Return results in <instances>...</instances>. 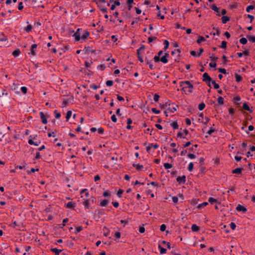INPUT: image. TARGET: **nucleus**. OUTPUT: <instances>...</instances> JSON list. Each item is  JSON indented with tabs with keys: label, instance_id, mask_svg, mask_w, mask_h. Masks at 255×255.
I'll return each instance as SVG.
<instances>
[{
	"label": "nucleus",
	"instance_id": "f257e3e1",
	"mask_svg": "<svg viewBox=\"0 0 255 255\" xmlns=\"http://www.w3.org/2000/svg\"><path fill=\"white\" fill-rule=\"evenodd\" d=\"M0 42L1 43V46H5L8 43V39L7 36L3 33H1L0 35Z\"/></svg>",
	"mask_w": 255,
	"mask_h": 255
},
{
	"label": "nucleus",
	"instance_id": "f03ea898",
	"mask_svg": "<svg viewBox=\"0 0 255 255\" xmlns=\"http://www.w3.org/2000/svg\"><path fill=\"white\" fill-rule=\"evenodd\" d=\"M39 115H40V117L41 120L42 124H44V125L46 124L47 123L46 116L44 115V114L42 112H40L39 113Z\"/></svg>",
	"mask_w": 255,
	"mask_h": 255
},
{
	"label": "nucleus",
	"instance_id": "7ed1b4c3",
	"mask_svg": "<svg viewBox=\"0 0 255 255\" xmlns=\"http://www.w3.org/2000/svg\"><path fill=\"white\" fill-rule=\"evenodd\" d=\"M80 30H81V29L78 28L77 31L73 35V36L75 37L76 41H79L81 38L80 34L79 32Z\"/></svg>",
	"mask_w": 255,
	"mask_h": 255
},
{
	"label": "nucleus",
	"instance_id": "20e7f679",
	"mask_svg": "<svg viewBox=\"0 0 255 255\" xmlns=\"http://www.w3.org/2000/svg\"><path fill=\"white\" fill-rule=\"evenodd\" d=\"M236 210L239 212H242V213H245L247 211L246 207L243 206L240 204H238L236 207Z\"/></svg>",
	"mask_w": 255,
	"mask_h": 255
},
{
	"label": "nucleus",
	"instance_id": "39448f33",
	"mask_svg": "<svg viewBox=\"0 0 255 255\" xmlns=\"http://www.w3.org/2000/svg\"><path fill=\"white\" fill-rule=\"evenodd\" d=\"M177 181L179 183V184H183L186 181V176L183 175L182 176H178L177 179Z\"/></svg>",
	"mask_w": 255,
	"mask_h": 255
},
{
	"label": "nucleus",
	"instance_id": "423d86ee",
	"mask_svg": "<svg viewBox=\"0 0 255 255\" xmlns=\"http://www.w3.org/2000/svg\"><path fill=\"white\" fill-rule=\"evenodd\" d=\"M169 56V54L166 53L165 55L162 56L160 58V61L163 63L164 64L167 63L168 62L167 57Z\"/></svg>",
	"mask_w": 255,
	"mask_h": 255
},
{
	"label": "nucleus",
	"instance_id": "0eeeda50",
	"mask_svg": "<svg viewBox=\"0 0 255 255\" xmlns=\"http://www.w3.org/2000/svg\"><path fill=\"white\" fill-rule=\"evenodd\" d=\"M190 82L188 81H181L180 82V86L182 87V90L184 91V89L186 88V86L185 85H189Z\"/></svg>",
	"mask_w": 255,
	"mask_h": 255
},
{
	"label": "nucleus",
	"instance_id": "6e6552de",
	"mask_svg": "<svg viewBox=\"0 0 255 255\" xmlns=\"http://www.w3.org/2000/svg\"><path fill=\"white\" fill-rule=\"evenodd\" d=\"M145 61H146V64H148L149 65V67L150 69L152 70V69H154V68H155L154 66L151 63V60H150V59H148L147 58V56L145 57Z\"/></svg>",
	"mask_w": 255,
	"mask_h": 255
},
{
	"label": "nucleus",
	"instance_id": "1a4fd4ad",
	"mask_svg": "<svg viewBox=\"0 0 255 255\" xmlns=\"http://www.w3.org/2000/svg\"><path fill=\"white\" fill-rule=\"evenodd\" d=\"M211 78L209 76L207 73H204L203 75V81L206 82L207 81L211 80Z\"/></svg>",
	"mask_w": 255,
	"mask_h": 255
},
{
	"label": "nucleus",
	"instance_id": "9d476101",
	"mask_svg": "<svg viewBox=\"0 0 255 255\" xmlns=\"http://www.w3.org/2000/svg\"><path fill=\"white\" fill-rule=\"evenodd\" d=\"M37 46V45L36 44H33L31 46L30 53L33 56L36 55V52L34 49L36 48Z\"/></svg>",
	"mask_w": 255,
	"mask_h": 255
},
{
	"label": "nucleus",
	"instance_id": "9b49d317",
	"mask_svg": "<svg viewBox=\"0 0 255 255\" xmlns=\"http://www.w3.org/2000/svg\"><path fill=\"white\" fill-rule=\"evenodd\" d=\"M109 203V200L107 199H104L102 202H101L100 203V206L101 207H106Z\"/></svg>",
	"mask_w": 255,
	"mask_h": 255
},
{
	"label": "nucleus",
	"instance_id": "f8f14e48",
	"mask_svg": "<svg viewBox=\"0 0 255 255\" xmlns=\"http://www.w3.org/2000/svg\"><path fill=\"white\" fill-rule=\"evenodd\" d=\"M75 206V203L72 202H69L66 204V207L67 208L72 209L74 208Z\"/></svg>",
	"mask_w": 255,
	"mask_h": 255
},
{
	"label": "nucleus",
	"instance_id": "ddd939ff",
	"mask_svg": "<svg viewBox=\"0 0 255 255\" xmlns=\"http://www.w3.org/2000/svg\"><path fill=\"white\" fill-rule=\"evenodd\" d=\"M133 166L136 168V170L138 171H140L143 168V166L142 165H140L139 164H133Z\"/></svg>",
	"mask_w": 255,
	"mask_h": 255
},
{
	"label": "nucleus",
	"instance_id": "4468645a",
	"mask_svg": "<svg viewBox=\"0 0 255 255\" xmlns=\"http://www.w3.org/2000/svg\"><path fill=\"white\" fill-rule=\"evenodd\" d=\"M243 170V168H237L234 169L232 171L233 173L235 174H241L242 170Z\"/></svg>",
	"mask_w": 255,
	"mask_h": 255
},
{
	"label": "nucleus",
	"instance_id": "2eb2a0df",
	"mask_svg": "<svg viewBox=\"0 0 255 255\" xmlns=\"http://www.w3.org/2000/svg\"><path fill=\"white\" fill-rule=\"evenodd\" d=\"M51 251L54 253L56 255H59V254L62 252L61 250L58 249L57 248H52Z\"/></svg>",
	"mask_w": 255,
	"mask_h": 255
},
{
	"label": "nucleus",
	"instance_id": "dca6fc26",
	"mask_svg": "<svg viewBox=\"0 0 255 255\" xmlns=\"http://www.w3.org/2000/svg\"><path fill=\"white\" fill-rule=\"evenodd\" d=\"M199 229V227L196 224H193L191 226V230L193 232H198Z\"/></svg>",
	"mask_w": 255,
	"mask_h": 255
},
{
	"label": "nucleus",
	"instance_id": "f3484780",
	"mask_svg": "<svg viewBox=\"0 0 255 255\" xmlns=\"http://www.w3.org/2000/svg\"><path fill=\"white\" fill-rule=\"evenodd\" d=\"M243 108L246 111H249L250 113H252L253 111L250 110V108L249 106L248 105V104L246 103H244L243 106Z\"/></svg>",
	"mask_w": 255,
	"mask_h": 255
},
{
	"label": "nucleus",
	"instance_id": "a211bd4d",
	"mask_svg": "<svg viewBox=\"0 0 255 255\" xmlns=\"http://www.w3.org/2000/svg\"><path fill=\"white\" fill-rule=\"evenodd\" d=\"M20 53V51L19 49H16L12 52V55L14 57H16L19 56Z\"/></svg>",
	"mask_w": 255,
	"mask_h": 255
},
{
	"label": "nucleus",
	"instance_id": "6ab92c4d",
	"mask_svg": "<svg viewBox=\"0 0 255 255\" xmlns=\"http://www.w3.org/2000/svg\"><path fill=\"white\" fill-rule=\"evenodd\" d=\"M158 249L160 251V254H164L166 253V249L161 247L160 245H158Z\"/></svg>",
	"mask_w": 255,
	"mask_h": 255
},
{
	"label": "nucleus",
	"instance_id": "aec40b11",
	"mask_svg": "<svg viewBox=\"0 0 255 255\" xmlns=\"http://www.w3.org/2000/svg\"><path fill=\"white\" fill-rule=\"evenodd\" d=\"M222 22L225 24L226 23L227 21L230 20V18L227 16L223 15L222 17Z\"/></svg>",
	"mask_w": 255,
	"mask_h": 255
},
{
	"label": "nucleus",
	"instance_id": "412c9836",
	"mask_svg": "<svg viewBox=\"0 0 255 255\" xmlns=\"http://www.w3.org/2000/svg\"><path fill=\"white\" fill-rule=\"evenodd\" d=\"M227 13V11L225 9H222L221 11L220 12V10L218 9V12H217V15L221 16V15H224Z\"/></svg>",
	"mask_w": 255,
	"mask_h": 255
},
{
	"label": "nucleus",
	"instance_id": "4be33fe9",
	"mask_svg": "<svg viewBox=\"0 0 255 255\" xmlns=\"http://www.w3.org/2000/svg\"><path fill=\"white\" fill-rule=\"evenodd\" d=\"M170 126L173 128L174 129H177L178 128V125L177 122H174L170 124Z\"/></svg>",
	"mask_w": 255,
	"mask_h": 255
},
{
	"label": "nucleus",
	"instance_id": "5701e85b",
	"mask_svg": "<svg viewBox=\"0 0 255 255\" xmlns=\"http://www.w3.org/2000/svg\"><path fill=\"white\" fill-rule=\"evenodd\" d=\"M89 32L88 31H85L84 33L81 36V38L83 39H86L88 38L89 35Z\"/></svg>",
	"mask_w": 255,
	"mask_h": 255
},
{
	"label": "nucleus",
	"instance_id": "b1692460",
	"mask_svg": "<svg viewBox=\"0 0 255 255\" xmlns=\"http://www.w3.org/2000/svg\"><path fill=\"white\" fill-rule=\"evenodd\" d=\"M181 52V51L179 49H177L176 50H175L174 51H172L171 52V54L172 55H174L176 54H178V56H180V53Z\"/></svg>",
	"mask_w": 255,
	"mask_h": 255
},
{
	"label": "nucleus",
	"instance_id": "393cba45",
	"mask_svg": "<svg viewBox=\"0 0 255 255\" xmlns=\"http://www.w3.org/2000/svg\"><path fill=\"white\" fill-rule=\"evenodd\" d=\"M89 204H90V202L89 201V200H87L86 201H85L84 202H83V205H84L85 207L87 209H89L90 208V207L89 206Z\"/></svg>",
	"mask_w": 255,
	"mask_h": 255
},
{
	"label": "nucleus",
	"instance_id": "a878e982",
	"mask_svg": "<svg viewBox=\"0 0 255 255\" xmlns=\"http://www.w3.org/2000/svg\"><path fill=\"white\" fill-rule=\"evenodd\" d=\"M71 116H72V112L71 111H68L67 112L66 116V121H68L69 120V119L71 118Z\"/></svg>",
	"mask_w": 255,
	"mask_h": 255
},
{
	"label": "nucleus",
	"instance_id": "bb28decb",
	"mask_svg": "<svg viewBox=\"0 0 255 255\" xmlns=\"http://www.w3.org/2000/svg\"><path fill=\"white\" fill-rule=\"evenodd\" d=\"M208 204V202H205L202 203V204H200L198 205L197 207L199 209H201L204 207L206 206Z\"/></svg>",
	"mask_w": 255,
	"mask_h": 255
},
{
	"label": "nucleus",
	"instance_id": "cd10ccee",
	"mask_svg": "<svg viewBox=\"0 0 255 255\" xmlns=\"http://www.w3.org/2000/svg\"><path fill=\"white\" fill-rule=\"evenodd\" d=\"M235 77L237 82H239L242 81V77L240 75L238 74L237 73H236Z\"/></svg>",
	"mask_w": 255,
	"mask_h": 255
},
{
	"label": "nucleus",
	"instance_id": "c85d7f7f",
	"mask_svg": "<svg viewBox=\"0 0 255 255\" xmlns=\"http://www.w3.org/2000/svg\"><path fill=\"white\" fill-rule=\"evenodd\" d=\"M218 103L220 105H222L224 104V98L222 97H219L218 99Z\"/></svg>",
	"mask_w": 255,
	"mask_h": 255
},
{
	"label": "nucleus",
	"instance_id": "c756f323",
	"mask_svg": "<svg viewBox=\"0 0 255 255\" xmlns=\"http://www.w3.org/2000/svg\"><path fill=\"white\" fill-rule=\"evenodd\" d=\"M83 230V227L82 226H79L77 227L75 230V234H77L79 232H81Z\"/></svg>",
	"mask_w": 255,
	"mask_h": 255
},
{
	"label": "nucleus",
	"instance_id": "7c9ffc66",
	"mask_svg": "<svg viewBox=\"0 0 255 255\" xmlns=\"http://www.w3.org/2000/svg\"><path fill=\"white\" fill-rule=\"evenodd\" d=\"M205 40V39L204 37L202 36H200L199 37L198 39H197V42L198 43V44H200L201 43L202 41H204Z\"/></svg>",
	"mask_w": 255,
	"mask_h": 255
},
{
	"label": "nucleus",
	"instance_id": "2f4dec72",
	"mask_svg": "<svg viewBox=\"0 0 255 255\" xmlns=\"http://www.w3.org/2000/svg\"><path fill=\"white\" fill-rule=\"evenodd\" d=\"M247 39L245 37H243L240 39V42L242 44H246L247 43Z\"/></svg>",
	"mask_w": 255,
	"mask_h": 255
},
{
	"label": "nucleus",
	"instance_id": "473e14b6",
	"mask_svg": "<svg viewBox=\"0 0 255 255\" xmlns=\"http://www.w3.org/2000/svg\"><path fill=\"white\" fill-rule=\"evenodd\" d=\"M254 7H255L254 5H248L246 7V11L248 12H250L251 10H252V9H254Z\"/></svg>",
	"mask_w": 255,
	"mask_h": 255
},
{
	"label": "nucleus",
	"instance_id": "72a5a7b5",
	"mask_svg": "<svg viewBox=\"0 0 255 255\" xmlns=\"http://www.w3.org/2000/svg\"><path fill=\"white\" fill-rule=\"evenodd\" d=\"M69 221L68 218H66L63 220V224L60 225L59 226L60 228H63L64 226H65V223H67Z\"/></svg>",
	"mask_w": 255,
	"mask_h": 255
},
{
	"label": "nucleus",
	"instance_id": "f704fd0d",
	"mask_svg": "<svg viewBox=\"0 0 255 255\" xmlns=\"http://www.w3.org/2000/svg\"><path fill=\"white\" fill-rule=\"evenodd\" d=\"M169 43L167 40H165V39L164 40V49L165 50L168 48V47L169 46Z\"/></svg>",
	"mask_w": 255,
	"mask_h": 255
},
{
	"label": "nucleus",
	"instance_id": "c9c22d12",
	"mask_svg": "<svg viewBox=\"0 0 255 255\" xmlns=\"http://www.w3.org/2000/svg\"><path fill=\"white\" fill-rule=\"evenodd\" d=\"M209 202H210L211 204H214V203H216L217 200L212 197H210L208 199Z\"/></svg>",
	"mask_w": 255,
	"mask_h": 255
},
{
	"label": "nucleus",
	"instance_id": "e433bc0d",
	"mask_svg": "<svg viewBox=\"0 0 255 255\" xmlns=\"http://www.w3.org/2000/svg\"><path fill=\"white\" fill-rule=\"evenodd\" d=\"M205 107V104L202 103L199 105L198 109L200 111H202Z\"/></svg>",
	"mask_w": 255,
	"mask_h": 255
},
{
	"label": "nucleus",
	"instance_id": "4c0bfd02",
	"mask_svg": "<svg viewBox=\"0 0 255 255\" xmlns=\"http://www.w3.org/2000/svg\"><path fill=\"white\" fill-rule=\"evenodd\" d=\"M193 166H194V164H193V162H190L188 165V170L189 171H192L193 169Z\"/></svg>",
	"mask_w": 255,
	"mask_h": 255
},
{
	"label": "nucleus",
	"instance_id": "58836bf2",
	"mask_svg": "<svg viewBox=\"0 0 255 255\" xmlns=\"http://www.w3.org/2000/svg\"><path fill=\"white\" fill-rule=\"evenodd\" d=\"M247 37L248 38L249 41L252 42H255V36H248Z\"/></svg>",
	"mask_w": 255,
	"mask_h": 255
},
{
	"label": "nucleus",
	"instance_id": "ea45409f",
	"mask_svg": "<svg viewBox=\"0 0 255 255\" xmlns=\"http://www.w3.org/2000/svg\"><path fill=\"white\" fill-rule=\"evenodd\" d=\"M164 167L165 169H170L172 167V165L169 163H165L164 164Z\"/></svg>",
	"mask_w": 255,
	"mask_h": 255
},
{
	"label": "nucleus",
	"instance_id": "a19ab883",
	"mask_svg": "<svg viewBox=\"0 0 255 255\" xmlns=\"http://www.w3.org/2000/svg\"><path fill=\"white\" fill-rule=\"evenodd\" d=\"M227 42L225 41H223L221 43V45L220 47L223 49H226L227 47Z\"/></svg>",
	"mask_w": 255,
	"mask_h": 255
},
{
	"label": "nucleus",
	"instance_id": "79ce46f5",
	"mask_svg": "<svg viewBox=\"0 0 255 255\" xmlns=\"http://www.w3.org/2000/svg\"><path fill=\"white\" fill-rule=\"evenodd\" d=\"M211 8L216 12H218V7L215 4L212 5Z\"/></svg>",
	"mask_w": 255,
	"mask_h": 255
},
{
	"label": "nucleus",
	"instance_id": "37998d69",
	"mask_svg": "<svg viewBox=\"0 0 255 255\" xmlns=\"http://www.w3.org/2000/svg\"><path fill=\"white\" fill-rule=\"evenodd\" d=\"M32 30V26L31 25H28L25 28V30L27 32H29Z\"/></svg>",
	"mask_w": 255,
	"mask_h": 255
},
{
	"label": "nucleus",
	"instance_id": "c03bdc74",
	"mask_svg": "<svg viewBox=\"0 0 255 255\" xmlns=\"http://www.w3.org/2000/svg\"><path fill=\"white\" fill-rule=\"evenodd\" d=\"M20 90L24 94L27 93V89L26 87L23 86L20 88Z\"/></svg>",
	"mask_w": 255,
	"mask_h": 255
},
{
	"label": "nucleus",
	"instance_id": "a18cd8bd",
	"mask_svg": "<svg viewBox=\"0 0 255 255\" xmlns=\"http://www.w3.org/2000/svg\"><path fill=\"white\" fill-rule=\"evenodd\" d=\"M212 84L214 85V88L215 89H218L219 88V85L216 83L215 81H212Z\"/></svg>",
	"mask_w": 255,
	"mask_h": 255
},
{
	"label": "nucleus",
	"instance_id": "49530a36",
	"mask_svg": "<svg viewBox=\"0 0 255 255\" xmlns=\"http://www.w3.org/2000/svg\"><path fill=\"white\" fill-rule=\"evenodd\" d=\"M215 128H211L207 132V135L211 134L213 132L215 131ZM206 136L207 137V136H208V135H206Z\"/></svg>",
	"mask_w": 255,
	"mask_h": 255
},
{
	"label": "nucleus",
	"instance_id": "de8ad7c7",
	"mask_svg": "<svg viewBox=\"0 0 255 255\" xmlns=\"http://www.w3.org/2000/svg\"><path fill=\"white\" fill-rule=\"evenodd\" d=\"M159 96L157 94H155L153 97V100L155 102H157L159 100Z\"/></svg>",
	"mask_w": 255,
	"mask_h": 255
},
{
	"label": "nucleus",
	"instance_id": "09e8293b",
	"mask_svg": "<svg viewBox=\"0 0 255 255\" xmlns=\"http://www.w3.org/2000/svg\"><path fill=\"white\" fill-rule=\"evenodd\" d=\"M166 229V226L165 224H162L160 226V230L161 232H164Z\"/></svg>",
	"mask_w": 255,
	"mask_h": 255
},
{
	"label": "nucleus",
	"instance_id": "8fccbe9b",
	"mask_svg": "<svg viewBox=\"0 0 255 255\" xmlns=\"http://www.w3.org/2000/svg\"><path fill=\"white\" fill-rule=\"evenodd\" d=\"M27 167V165L26 163H24L23 165H19L17 166V168H18L19 169H25Z\"/></svg>",
	"mask_w": 255,
	"mask_h": 255
},
{
	"label": "nucleus",
	"instance_id": "3c124183",
	"mask_svg": "<svg viewBox=\"0 0 255 255\" xmlns=\"http://www.w3.org/2000/svg\"><path fill=\"white\" fill-rule=\"evenodd\" d=\"M113 81L112 80H108L106 82V85L108 87L112 86L113 85Z\"/></svg>",
	"mask_w": 255,
	"mask_h": 255
},
{
	"label": "nucleus",
	"instance_id": "603ef678",
	"mask_svg": "<svg viewBox=\"0 0 255 255\" xmlns=\"http://www.w3.org/2000/svg\"><path fill=\"white\" fill-rule=\"evenodd\" d=\"M230 226L231 228L233 230H234L236 228V225L235 224V223H234L233 222H231L230 223Z\"/></svg>",
	"mask_w": 255,
	"mask_h": 255
},
{
	"label": "nucleus",
	"instance_id": "864d4df0",
	"mask_svg": "<svg viewBox=\"0 0 255 255\" xmlns=\"http://www.w3.org/2000/svg\"><path fill=\"white\" fill-rule=\"evenodd\" d=\"M38 170H39L38 168L34 169L33 168H32L30 170V171H27V173L28 174H30L31 173V172H35V171H38Z\"/></svg>",
	"mask_w": 255,
	"mask_h": 255
},
{
	"label": "nucleus",
	"instance_id": "5fc2aeb1",
	"mask_svg": "<svg viewBox=\"0 0 255 255\" xmlns=\"http://www.w3.org/2000/svg\"><path fill=\"white\" fill-rule=\"evenodd\" d=\"M219 72L223 74H226L227 73L226 70L224 68H219Z\"/></svg>",
	"mask_w": 255,
	"mask_h": 255
},
{
	"label": "nucleus",
	"instance_id": "6e6d98bb",
	"mask_svg": "<svg viewBox=\"0 0 255 255\" xmlns=\"http://www.w3.org/2000/svg\"><path fill=\"white\" fill-rule=\"evenodd\" d=\"M156 37H149L148 38V42L150 43L152 42L153 40L156 39Z\"/></svg>",
	"mask_w": 255,
	"mask_h": 255
},
{
	"label": "nucleus",
	"instance_id": "4d7b16f0",
	"mask_svg": "<svg viewBox=\"0 0 255 255\" xmlns=\"http://www.w3.org/2000/svg\"><path fill=\"white\" fill-rule=\"evenodd\" d=\"M167 111H169V112H171V113H174L175 111H176V108H174V107H173V108H169L167 109Z\"/></svg>",
	"mask_w": 255,
	"mask_h": 255
},
{
	"label": "nucleus",
	"instance_id": "13d9d810",
	"mask_svg": "<svg viewBox=\"0 0 255 255\" xmlns=\"http://www.w3.org/2000/svg\"><path fill=\"white\" fill-rule=\"evenodd\" d=\"M111 120L114 123H116L117 121V119L115 115H113L111 116Z\"/></svg>",
	"mask_w": 255,
	"mask_h": 255
},
{
	"label": "nucleus",
	"instance_id": "bf43d9fd",
	"mask_svg": "<svg viewBox=\"0 0 255 255\" xmlns=\"http://www.w3.org/2000/svg\"><path fill=\"white\" fill-rule=\"evenodd\" d=\"M149 144L151 147H153L155 149H157L159 147V145L157 143H155V144L150 143Z\"/></svg>",
	"mask_w": 255,
	"mask_h": 255
},
{
	"label": "nucleus",
	"instance_id": "052dcab7",
	"mask_svg": "<svg viewBox=\"0 0 255 255\" xmlns=\"http://www.w3.org/2000/svg\"><path fill=\"white\" fill-rule=\"evenodd\" d=\"M151 111L153 113H154L155 114H158L160 113V111L159 110H157L155 108H152L151 109Z\"/></svg>",
	"mask_w": 255,
	"mask_h": 255
},
{
	"label": "nucleus",
	"instance_id": "680f3d73",
	"mask_svg": "<svg viewBox=\"0 0 255 255\" xmlns=\"http://www.w3.org/2000/svg\"><path fill=\"white\" fill-rule=\"evenodd\" d=\"M188 156L189 158L192 159L196 157V155L193 153H189L188 154Z\"/></svg>",
	"mask_w": 255,
	"mask_h": 255
},
{
	"label": "nucleus",
	"instance_id": "e2e57ef3",
	"mask_svg": "<svg viewBox=\"0 0 255 255\" xmlns=\"http://www.w3.org/2000/svg\"><path fill=\"white\" fill-rule=\"evenodd\" d=\"M210 58L213 61H216L218 59V57H215L213 54L210 56Z\"/></svg>",
	"mask_w": 255,
	"mask_h": 255
},
{
	"label": "nucleus",
	"instance_id": "0e129e2a",
	"mask_svg": "<svg viewBox=\"0 0 255 255\" xmlns=\"http://www.w3.org/2000/svg\"><path fill=\"white\" fill-rule=\"evenodd\" d=\"M40 157V153L39 152H37L34 159V160H37V159H39Z\"/></svg>",
	"mask_w": 255,
	"mask_h": 255
},
{
	"label": "nucleus",
	"instance_id": "69168bd1",
	"mask_svg": "<svg viewBox=\"0 0 255 255\" xmlns=\"http://www.w3.org/2000/svg\"><path fill=\"white\" fill-rule=\"evenodd\" d=\"M198 199H193L191 201V203L192 205H195L198 203Z\"/></svg>",
	"mask_w": 255,
	"mask_h": 255
},
{
	"label": "nucleus",
	"instance_id": "338daca9",
	"mask_svg": "<svg viewBox=\"0 0 255 255\" xmlns=\"http://www.w3.org/2000/svg\"><path fill=\"white\" fill-rule=\"evenodd\" d=\"M23 6L22 2H19L18 8L19 10H21L23 9Z\"/></svg>",
	"mask_w": 255,
	"mask_h": 255
},
{
	"label": "nucleus",
	"instance_id": "774afa93",
	"mask_svg": "<svg viewBox=\"0 0 255 255\" xmlns=\"http://www.w3.org/2000/svg\"><path fill=\"white\" fill-rule=\"evenodd\" d=\"M115 236L117 239H120L121 238V233L119 232H117L115 233Z\"/></svg>",
	"mask_w": 255,
	"mask_h": 255
}]
</instances>
